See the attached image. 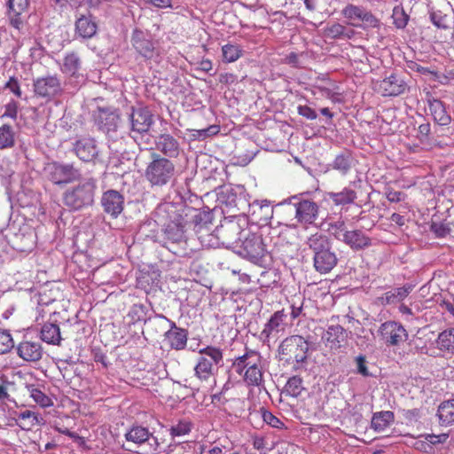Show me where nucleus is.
<instances>
[{
    "mask_svg": "<svg viewBox=\"0 0 454 454\" xmlns=\"http://www.w3.org/2000/svg\"><path fill=\"white\" fill-rule=\"evenodd\" d=\"M232 366L235 372L242 376L247 386L263 387L264 371L262 357L259 352L247 350L243 356L234 360Z\"/></svg>",
    "mask_w": 454,
    "mask_h": 454,
    "instance_id": "f257e3e1",
    "label": "nucleus"
},
{
    "mask_svg": "<svg viewBox=\"0 0 454 454\" xmlns=\"http://www.w3.org/2000/svg\"><path fill=\"white\" fill-rule=\"evenodd\" d=\"M176 167L169 159L157 153H152L151 160L145 170V178L152 187H162L171 181Z\"/></svg>",
    "mask_w": 454,
    "mask_h": 454,
    "instance_id": "f03ea898",
    "label": "nucleus"
},
{
    "mask_svg": "<svg viewBox=\"0 0 454 454\" xmlns=\"http://www.w3.org/2000/svg\"><path fill=\"white\" fill-rule=\"evenodd\" d=\"M96 187V181L93 178L80 183L64 193V204L73 210H79L91 205L94 200Z\"/></svg>",
    "mask_w": 454,
    "mask_h": 454,
    "instance_id": "7ed1b4c3",
    "label": "nucleus"
},
{
    "mask_svg": "<svg viewBox=\"0 0 454 454\" xmlns=\"http://www.w3.org/2000/svg\"><path fill=\"white\" fill-rule=\"evenodd\" d=\"M199 354L194 367L195 375L201 380H207L214 375L215 367L223 362V350L215 346H207L200 349Z\"/></svg>",
    "mask_w": 454,
    "mask_h": 454,
    "instance_id": "20e7f679",
    "label": "nucleus"
},
{
    "mask_svg": "<svg viewBox=\"0 0 454 454\" xmlns=\"http://www.w3.org/2000/svg\"><path fill=\"white\" fill-rule=\"evenodd\" d=\"M309 343L301 335H291L282 340L278 347L281 359L287 363H303L308 356Z\"/></svg>",
    "mask_w": 454,
    "mask_h": 454,
    "instance_id": "39448f33",
    "label": "nucleus"
},
{
    "mask_svg": "<svg viewBox=\"0 0 454 454\" xmlns=\"http://www.w3.org/2000/svg\"><path fill=\"white\" fill-rule=\"evenodd\" d=\"M336 239L354 251H360L372 246V239L361 230H346L345 223L338 221L331 225Z\"/></svg>",
    "mask_w": 454,
    "mask_h": 454,
    "instance_id": "423d86ee",
    "label": "nucleus"
},
{
    "mask_svg": "<svg viewBox=\"0 0 454 454\" xmlns=\"http://www.w3.org/2000/svg\"><path fill=\"white\" fill-rule=\"evenodd\" d=\"M47 177L55 184H67L78 180L80 170L73 163L52 161L44 168Z\"/></svg>",
    "mask_w": 454,
    "mask_h": 454,
    "instance_id": "0eeeda50",
    "label": "nucleus"
},
{
    "mask_svg": "<svg viewBox=\"0 0 454 454\" xmlns=\"http://www.w3.org/2000/svg\"><path fill=\"white\" fill-rule=\"evenodd\" d=\"M62 90L61 82L56 74L33 80V92L36 98L51 100L60 95Z\"/></svg>",
    "mask_w": 454,
    "mask_h": 454,
    "instance_id": "6e6552de",
    "label": "nucleus"
},
{
    "mask_svg": "<svg viewBox=\"0 0 454 454\" xmlns=\"http://www.w3.org/2000/svg\"><path fill=\"white\" fill-rule=\"evenodd\" d=\"M93 119L99 130L109 133L117 130L120 114L114 107L98 106L93 111Z\"/></svg>",
    "mask_w": 454,
    "mask_h": 454,
    "instance_id": "1a4fd4ad",
    "label": "nucleus"
},
{
    "mask_svg": "<svg viewBox=\"0 0 454 454\" xmlns=\"http://www.w3.org/2000/svg\"><path fill=\"white\" fill-rule=\"evenodd\" d=\"M407 88L404 79L396 73L375 83V90L383 97H397L403 94Z\"/></svg>",
    "mask_w": 454,
    "mask_h": 454,
    "instance_id": "9d476101",
    "label": "nucleus"
},
{
    "mask_svg": "<svg viewBox=\"0 0 454 454\" xmlns=\"http://www.w3.org/2000/svg\"><path fill=\"white\" fill-rule=\"evenodd\" d=\"M341 14L349 20V24L352 26H357L356 21H362L370 27H378L380 25V20L362 6L349 4L342 9Z\"/></svg>",
    "mask_w": 454,
    "mask_h": 454,
    "instance_id": "9b49d317",
    "label": "nucleus"
},
{
    "mask_svg": "<svg viewBox=\"0 0 454 454\" xmlns=\"http://www.w3.org/2000/svg\"><path fill=\"white\" fill-rule=\"evenodd\" d=\"M379 334L387 346H397L407 338L404 327L395 321H387L381 324Z\"/></svg>",
    "mask_w": 454,
    "mask_h": 454,
    "instance_id": "f8f14e48",
    "label": "nucleus"
},
{
    "mask_svg": "<svg viewBox=\"0 0 454 454\" xmlns=\"http://www.w3.org/2000/svg\"><path fill=\"white\" fill-rule=\"evenodd\" d=\"M251 261H257L264 256L265 246L261 235L249 233L242 242L241 252Z\"/></svg>",
    "mask_w": 454,
    "mask_h": 454,
    "instance_id": "ddd939ff",
    "label": "nucleus"
},
{
    "mask_svg": "<svg viewBox=\"0 0 454 454\" xmlns=\"http://www.w3.org/2000/svg\"><path fill=\"white\" fill-rule=\"evenodd\" d=\"M13 414L15 425L24 431H31L35 427H41L45 424L43 417L39 412L32 410L20 409L14 411Z\"/></svg>",
    "mask_w": 454,
    "mask_h": 454,
    "instance_id": "4468645a",
    "label": "nucleus"
},
{
    "mask_svg": "<svg viewBox=\"0 0 454 454\" xmlns=\"http://www.w3.org/2000/svg\"><path fill=\"white\" fill-rule=\"evenodd\" d=\"M16 352L23 361L37 362L42 358L43 349L39 340H23L16 346Z\"/></svg>",
    "mask_w": 454,
    "mask_h": 454,
    "instance_id": "2eb2a0df",
    "label": "nucleus"
},
{
    "mask_svg": "<svg viewBox=\"0 0 454 454\" xmlns=\"http://www.w3.org/2000/svg\"><path fill=\"white\" fill-rule=\"evenodd\" d=\"M295 217L302 224H311L317 218L318 205L309 200H301L295 203Z\"/></svg>",
    "mask_w": 454,
    "mask_h": 454,
    "instance_id": "dca6fc26",
    "label": "nucleus"
},
{
    "mask_svg": "<svg viewBox=\"0 0 454 454\" xmlns=\"http://www.w3.org/2000/svg\"><path fill=\"white\" fill-rule=\"evenodd\" d=\"M131 129L139 134L148 132L153 123V116L146 107L133 109L130 115Z\"/></svg>",
    "mask_w": 454,
    "mask_h": 454,
    "instance_id": "f3484780",
    "label": "nucleus"
},
{
    "mask_svg": "<svg viewBox=\"0 0 454 454\" xmlns=\"http://www.w3.org/2000/svg\"><path fill=\"white\" fill-rule=\"evenodd\" d=\"M101 203L105 212L116 218L123 210L124 198L119 192L108 190L103 193Z\"/></svg>",
    "mask_w": 454,
    "mask_h": 454,
    "instance_id": "a211bd4d",
    "label": "nucleus"
},
{
    "mask_svg": "<svg viewBox=\"0 0 454 454\" xmlns=\"http://www.w3.org/2000/svg\"><path fill=\"white\" fill-rule=\"evenodd\" d=\"M75 155L82 161H92L98 155V150L94 138L82 137L74 144Z\"/></svg>",
    "mask_w": 454,
    "mask_h": 454,
    "instance_id": "6ab92c4d",
    "label": "nucleus"
},
{
    "mask_svg": "<svg viewBox=\"0 0 454 454\" xmlns=\"http://www.w3.org/2000/svg\"><path fill=\"white\" fill-rule=\"evenodd\" d=\"M170 329L165 333V338L169 346L176 350H182L186 347L188 340V332L185 329L177 327L176 323L168 320Z\"/></svg>",
    "mask_w": 454,
    "mask_h": 454,
    "instance_id": "aec40b11",
    "label": "nucleus"
},
{
    "mask_svg": "<svg viewBox=\"0 0 454 454\" xmlns=\"http://www.w3.org/2000/svg\"><path fill=\"white\" fill-rule=\"evenodd\" d=\"M156 149L163 155L176 158L180 153V145L170 134H161L155 140Z\"/></svg>",
    "mask_w": 454,
    "mask_h": 454,
    "instance_id": "412c9836",
    "label": "nucleus"
},
{
    "mask_svg": "<svg viewBox=\"0 0 454 454\" xmlns=\"http://www.w3.org/2000/svg\"><path fill=\"white\" fill-rule=\"evenodd\" d=\"M355 31L339 22H329L322 29L324 37L332 40H347L355 35Z\"/></svg>",
    "mask_w": 454,
    "mask_h": 454,
    "instance_id": "4be33fe9",
    "label": "nucleus"
},
{
    "mask_svg": "<svg viewBox=\"0 0 454 454\" xmlns=\"http://www.w3.org/2000/svg\"><path fill=\"white\" fill-rule=\"evenodd\" d=\"M28 5V0L8 1V16L13 27L20 30L23 27L21 15L27 12Z\"/></svg>",
    "mask_w": 454,
    "mask_h": 454,
    "instance_id": "5701e85b",
    "label": "nucleus"
},
{
    "mask_svg": "<svg viewBox=\"0 0 454 454\" xmlns=\"http://www.w3.org/2000/svg\"><path fill=\"white\" fill-rule=\"evenodd\" d=\"M314 267L321 274L329 273L338 262V258L333 251L329 250L319 255H313Z\"/></svg>",
    "mask_w": 454,
    "mask_h": 454,
    "instance_id": "b1692460",
    "label": "nucleus"
},
{
    "mask_svg": "<svg viewBox=\"0 0 454 454\" xmlns=\"http://www.w3.org/2000/svg\"><path fill=\"white\" fill-rule=\"evenodd\" d=\"M435 348L444 356H454V328L441 332L435 340Z\"/></svg>",
    "mask_w": 454,
    "mask_h": 454,
    "instance_id": "393cba45",
    "label": "nucleus"
},
{
    "mask_svg": "<svg viewBox=\"0 0 454 454\" xmlns=\"http://www.w3.org/2000/svg\"><path fill=\"white\" fill-rule=\"evenodd\" d=\"M322 339L331 349H338L346 339V333L340 325H330Z\"/></svg>",
    "mask_w": 454,
    "mask_h": 454,
    "instance_id": "a878e982",
    "label": "nucleus"
},
{
    "mask_svg": "<svg viewBox=\"0 0 454 454\" xmlns=\"http://www.w3.org/2000/svg\"><path fill=\"white\" fill-rule=\"evenodd\" d=\"M19 132L14 125L10 123L0 124V150L12 149L17 142Z\"/></svg>",
    "mask_w": 454,
    "mask_h": 454,
    "instance_id": "bb28decb",
    "label": "nucleus"
},
{
    "mask_svg": "<svg viewBox=\"0 0 454 454\" xmlns=\"http://www.w3.org/2000/svg\"><path fill=\"white\" fill-rule=\"evenodd\" d=\"M286 317V315L283 309L276 311L265 325L262 334L266 338H270V336L284 331L286 325L285 322Z\"/></svg>",
    "mask_w": 454,
    "mask_h": 454,
    "instance_id": "cd10ccee",
    "label": "nucleus"
},
{
    "mask_svg": "<svg viewBox=\"0 0 454 454\" xmlns=\"http://www.w3.org/2000/svg\"><path fill=\"white\" fill-rule=\"evenodd\" d=\"M124 437L129 443L141 446L153 437V433L145 427L135 425L126 432Z\"/></svg>",
    "mask_w": 454,
    "mask_h": 454,
    "instance_id": "c85d7f7f",
    "label": "nucleus"
},
{
    "mask_svg": "<svg viewBox=\"0 0 454 454\" xmlns=\"http://www.w3.org/2000/svg\"><path fill=\"white\" fill-rule=\"evenodd\" d=\"M184 225L181 216L170 221L164 228L165 238L171 243H180L185 239Z\"/></svg>",
    "mask_w": 454,
    "mask_h": 454,
    "instance_id": "c756f323",
    "label": "nucleus"
},
{
    "mask_svg": "<svg viewBox=\"0 0 454 454\" xmlns=\"http://www.w3.org/2000/svg\"><path fill=\"white\" fill-rule=\"evenodd\" d=\"M97 23L92 20L90 15H82L75 21V32L79 36L84 39L94 36L97 33Z\"/></svg>",
    "mask_w": 454,
    "mask_h": 454,
    "instance_id": "7c9ffc66",
    "label": "nucleus"
},
{
    "mask_svg": "<svg viewBox=\"0 0 454 454\" xmlns=\"http://www.w3.org/2000/svg\"><path fill=\"white\" fill-rule=\"evenodd\" d=\"M428 107L434 121L439 125L450 124L451 118L448 114L443 103L440 99H428Z\"/></svg>",
    "mask_w": 454,
    "mask_h": 454,
    "instance_id": "2f4dec72",
    "label": "nucleus"
},
{
    "mask_svg": "<svg viewBox=\"0 0 454 454\" xmlns=\"http://www.w3.org/2000/svg\"><path fill=\"white\" fill-rule=\"evenodd\" d=\"M131 41L133 47L141 56L147 59H151L153 57V43L151 40L145 38L143 35V33H135Z\"/></svg>",
    "mask_w": 454,
    "mask_h": 454,
    "instance_id": "473e14b6",
    "label": "nucleus"
},
{
    "mask_svg": "<svg viewBox=\"0 0 454 454\" xmlns=\"http://www.w3.org/2000/svg\"><path fill=\"white\" fill-rule=\"evenodd\" d=\"M307 245L312 250L314 255H319L332 249V244L329 238L320 232H317L309 237Z\"/></svg>",
    "mask_w": 454,
    "mask_h": 454,
    "instance_id": "72a5a7b5",
    "label": "nucleus"
},
{
    "mask_svg": "<svg viewBox=\"0 0 454 454\" xmlns=\"http://www.w3.org/2000/svg\"><path fill=\"white\" fill-rule=\"evenodd\" d=\"M411 291V286L397 287L394 290L386 292L382 296L377 298V302L380 305H387L403 301Z\"/></svg>",
    "mask_w": 454,
    "mask_h": 454,
    "instance_id": "f704fd0d",
    "label": "nucleus"
},
{
    "mask_svg": "<svg viewBox=\"0 0 454 454\" xmlns=\"http://www.w3.org/2000/svg\"><path fill=\"white\" fill-rule=\"evenodd\" d=\"M394 419L395 415L390 411L376 412L372 419V427L375 432L382 433L393 424Z\"/></svg>",
    "mask_w": 454,
    "mask_h": 454,
    "instance_id": "c9c22d12",
    "label": "nucleus"
},
{
    "mask_svg": "<svg viewBox=\"0 0 454 454\" xmlns=\"http://www.w3.org/2000/svg\"><path fill=\"white\" fill-rule=\"evenodd\" d=\"M41 339L49 344L59 345L61 340L59 326L57 324L45 323L41 329Z\"/></svg>",
    "mask_w": 454,
    "mask_h": 454,
    "instance_id": "e433bc0d",
    "label": "nucleus"
},
{
    "mask_svg": "<svg viewBox=\"0 0 454 454\" xmlns=\"http://www.w3.org/2000/svg\"><path fill=\"white\" fill-rule=\"evenodd\" d=\"M328 197L334 205L345 206L354 203L357 198V194L355 190L345 187L339 192H329Z\"/></svg>",
    "mask_w": 454,
    "mask_h": 454,
    "instance_id": "4c0bfd02",
    "label": "nucleus"
},
{
    "mask_svg": "<svg viewBox=\"0 0 454 454\" xmlns=\"http://www.w3.org/2000/svg\"><path fill=\"white\" fill-rule=\"evenodd\" d=\"M437 416L442 426L454 424V399L442 402L438 407Z\"/></svg>",
    "mask_w": 454,
    "mask_h": 454,
    "instance_id": "58836bf2",
    "label": "nucleus"
},
{
    "mask_svg": "<svg viewBox=\"0 0 454 454\" xmlns=\"http://www.w3.org/2000/svg\"><path fill=\"white\" fill-rule=\"evenodd\" d=\"M81 67V60L74 52L68 53L63 59L61 71L70 76H75Z\"/></svg>",
    "mask_w": 454,
    "mask_h": 454,
    "instance_id": "ea45409f",
    "label": "nucleus"
},
{
    "mask_svg": "<svg viewBox=\"0 0 454 454\" xmlns=\"http://www.w3.org/2000/svg\"><path fill=\"white\" fill-rule=\"evenodd\" d=\"M452 227L453 223L447 219L439 222L433 220L430 225V230L434 232L435 237L445 238L453 232Z\"/></svg>",
    "mask_w": 454,
    "mask_h": 454,
    "instance_id": "a19ab883",
    "label": "nucleus"
},
{
    "mask_svg": "<svg viewBox=\"0 0 454 454\" xmlns=\"http://www.w3.org/2000/svg\"><path fill=\"white\" fill-rule=\"evenodd\" d=\"M30 397L41 407L47 408L53 405V402L50 396L44 394L40 388L30 386L28 387Z\"/></svg>",
    "mask_w": 454,
    "mask_h": 454,
    "instance_id": "79ce46f5",
    "label": "nucleus"
},
{
    "mask_svg": "<svg viewBox=\"0 0 454 454\" xmlns=\"http://www.w3.org/2000/svg\"><path fill=\"white\" fill-rule=\"evenodd\" d=\"M194 231L198 236L201 245L210 246V242L213 239L210 223L202 224L200 223H196L194 225Z\"/></svg>",
    "mask_w": 454,
    "mask_h": 454,
    "instance_id": "37998d69",
    "label": "nucleus"
},
{
    "mask_svg": "<svg viewBox=\"0 0 454 454\" xmlns=\"http://www.w3.org/2000/svg\"><path fill=\"white\" fill-rule=\"evenodd\" d=\"M223 59L224 62L231 63L242 56V49L239 45L227 43L222 47Z\"/></svg>",
    "mask_w": 454,
    "mask_h": 454,
    "instance_id": "c03bdc74",
    "label": "nucleus"
},
{
    "mask_svg": "<svg viewBox=\"0 0 454 454\" xmlns=\"http://www.w3.org/2000/svg\"><path fill=\"white\" fill-rule=\"evenodd\" d=\"M191 132L192 140H204L208 137L216 135L220 131L218 125H210L206 129H188Z\"/></svg>",
    "mask_w": 454,
    "mask_h": 454,
    "instance_id": "a18cd8bd",
    "label": "nucleus"
},
{
    "mask_svg": "<svg viewBox=\"0 0 454 454\" xmlns=\"http://www.w3.org/2000/svg\"><path fill=\"white\" fill-rule=\"evenodd\" d=\"M192 428V424L187 419L179 420L176 425H174L169 429L171 437H179L188 434Z\"/></svg>",
    "mask_w": 454,
    "mask_h": 454,
    "instance_id": "49530a36",
    "label": "nucleus"
},
{
    "mask_svg": "<svg viewBox=\"0 0 454 454\" xmlns=\"http://www.w3.org/2000/svg\"><path fill=\"white\" fill-rule=\"evenodd\" d=\"M13 348L14 341L10 332L0 329V355L10 352Z\"/></svg>",
    "mask_w": 454,
    "mask_h": 454,
    "instance_id": "de8ad7c7",
    "label": "nucleus"
},
{
    "mask_svg": "<svg viewBox=\"0 0 454 454\" xmlns=\"http://www.w3.org/2000/svg\"><path fill=\"white\" fill-rule=\"evenodd\" d=\"M218 232L224 238L229 239V242H233L240 239L238 236L240 234V227L236 223H231L227 226L222 225Z\"/></svg>",
    "mask_w": 454,
    "mask_h": 454,
    "instance_id": "09e8293b",
    "label": "nucleus"
},
{
    "mask_svg": "<svg viewBox=\"0 0 454 454\" xmlns=\"http://www.w3.org/2000/svg\"><path fill=\"white\" fill-rule=\"evenodd\" d=\"M392 18L394 20V24L397 28L405 27L409 20V16L404 12L403 7L401 5L394 7Z\"/></svg>",
    "mask_w": 454,
    "mask_h": 454,
    "instance_id": "8fccbe9b",
    "label": "nucleus"
},
{
    "mask_svg": "<svg viewBox=\"0 0 454 454\" xmlns=\"http://www.w3.org/2000/svg\"><path fill=\"white\" fill-rule=\"evenodd\" d=\"M430 18L433 24L438 28H450V17L447 14H443L441 11H434L430 15Z\"/></svg>",
    "mask_w": 454,
    "mask_h": 454,
    "instance_id": "3c124183",
    "label": "nucleus"
},
{
    "mask_svg": "<svg viewBox=\"0 0 454 454\" xmlns=\"http://www.w3.org/2000/svg\"><path fill=\"white\" fill-rule=\"evenodd\" d=\"M351 158L349 154H339L333 162V168L346 174L350 169Z\"/></svg>",
    "mask_w": 454,
    "mask_h": 454,
    "instance_id": "603ef678",
    "label": "nucleus"
},
{
    "mask_svg": "<svg viewBox=\"0 0 454 454\" xmlns=\"http://www.w3.org/2000/svg\"><path fill=\"white\" fill-rule=\"evenodd\" d=\"M302 389V380L297 376L290 378L286 384V393L294 397L298 396Z\"/></svg>",
    "mask_w": 454,
    "mask_h": 454,
    "instance_id": "864d4df0",
    "label": "nucleus"
},
{
    "mask_svg": "<svg viewBox=\"0 0 454 454\" xmlns=\"http://www.w3.org/2000/svg\"><path fill=\"white\" fill-rule=\"evenodd\" d=\"M18 112H19V104L14 99H11L5 106H4V112L2 114L1 118H10L13 121L17 120L18 117Z\"/></svg>",
    "mask_w": 454,
    "mask_h": 454,
    "instance_id": "5fc2aeb1",
    "label": "nucleus"
},
{
    "mask_svg": "<svg viewBox=\"0 0 454 454\" xmlns=\"http://www.w3.org/2000/svg\"><path fill=\"white\" fill-rule=\"evenodd\" d=\"M4 89L9 90L18 98H21L22 97L20 83L15 76H11L8 79L4 85Z\"/></svg>",
    "mask_w": 454,
    "mask_h": 454,
    "instance_id": "6e6d98bb",
    "label": "nucleus"
},
{
    "mask_svg": "<svg viewBox=\"0 0 454 454\" xmlns=\"http://www.w3.org/2000/svg\"><path fill=\"white\" fill-rule=\"evenodd\" d=\"M262 419L266 424H268L269 426H270L274 428H278V429L285 428L284 422L281 421L278 418H277L274 414H272L269 411H262Z\"/></svg>",
    "mask_w": 454,
    "mask_h": 454,
    "instance_id": "4d7b16f0",
    "label": "nucleus"
},
{
    "mask_svg": "<svg viewBox=\"0 0 454 454\" xmlns=\"http://www.w3.org/2000/svg\"><path fill=\"white\" fill-rule=\"evenodd\" d=\"M315 90L324 98L330 99L333 102L337 101L336 96L338 93L334 92L333 89L326 86H316Z\"/></svg>",
    "mask_w": 454,
    "mask_h": 454,
    "instance_id": "13d9d810",
    "label": "nucleus"
},
{
    "mask_svg": "<svg viewBox=\"0 0 454 454\" xmlns=\"http://www.w3.org/2000/svg\"><path fill=\"white\" fill-rule=\"evenodd\" d=\"M297 111L300 115L310 121L316 120L317 117L316 111L309 106H299Z\"/></svg>",
    "mask_w": 454,
    "mask_h": 454,
    "instance_id": "bf43d9fd",
    "label": "nucleus"
},
{
    "mask_svg": "<svg viewBox=\"0 0 454 454\" xmlns=\"http://www.w3.org/2000/svg\"><path fill=\"white\" fill-rule=\"evenodd\" d=\"M430 130H431V128H430V124L428 122L420 124L418 129L419 139L420 141H424V140L427 139L428 136L430 134Z\"/></svg>",
    "mask_w": 454,
    "mask_h": 454,
    "instance_id": "052dcab7",
    "label": "nucleus"
},
{
    "mask_svg": "<svg viewBox=\"0 0 454 454\" xmlns=\"http://www.w3.org/2000/svg\"><path fill=\"white\" fill-rule=\"evenodd\" d=\"M386 196L390 202H399L403 199L404 194L401 192L388 190L386 192Z\"/></svg>",
    "mask_w": 454,
    "mask_h": 454,
    "instance_id": "680f3d73",
    "label": "nucleus"
},
{
    "mask_svg": "<svg viewBox=\"0 0 454 454\" xmlns=\"http://www.w3.org/2000/svg\"><path fill=\"white\" fill-rule=\"evenodd\" d=\"M303 309V301H300L299 304L294 301L291 305V317L293 319L297 318L301 315Z\"/></svg>",
    "mask_w": 454,
    "mask_h": 454,
    "instance_id": "e2e57ef3",
    "label": "nucleus"
},
{
    "mask_svg": "<svg viewBox=\"0 0 454 454\" xmlns=\"http://www.w3.org/2000/svg\"><path fill=\"white\" fill-rule=\"evenodd\" d=\"M285 63L291 65L294 67H300L301 65H300V61H299V54H297L295 52L289 53L285 58Z\"/></svg>",
    "mask_w": 454,
    "mask_h": 454,
    "instance_id": "0e129e2a",
    "label": "nucleus"
},
{
    "mask_svg": "<svg viewBox=\"0 0 454 454\" xmlns=\"http://www.w3.org/2000/svg\"><path fill=\"white\" fill-rule=\"evenodd\" d=\"M356 364H357V372L362 374L363 376H368L369 372L367 369V366L365 364V358L362 356H359L356 358Z\"/></svg>",
    "mask_w": 454,
    "mask_h": 454,
    "instance_id": "69168bd1",
    "label": "nucleus"
},
{
    "mask_svg": "<svg viewBox=\"0 0 454 454\" xmlns=\"http://www.w3.org/2000/svg\"><path fill=\"white\" fill-rule=\"evenodd\" d=\"M200 454H223V448L219 446H214L210 449H207L206 446H200Z\"/></svg>",
    "mask_w": 454,
    "mask_h": 454,
    "instance_id": "338daca9",
    "label": "nucleus"
},
{
    "mask_svg": "<svg viewBox=\"0 0 454 454\" xmlns=\"http://www.w3.org/2000/svg\"><path fill=\"white\" fill-rule=\"evenodd\" d=\"M236 81V75L231 73H224L219 75V82L223 84H231Z\"/></svg>",
    "mask_w": 454,
    "mask_h": 454,
    "instance_id": "774afa93",
    "label": "nucleus"
}]
</instances>
